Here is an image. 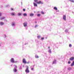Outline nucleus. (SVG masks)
Returning <instances> with one entry per match:
<instances>
[{
    "label": "nucleus",
    "instance_id": "nucleus-1",
    "mask_svg": "<svg viewBox=\"0 0 74 74\" xmlns=\"http://www.w3.org/2000/svg\"><path fill=\"white\" fill-rule=\"evenodd\" d=\"M25 72H26L27 73H29V67H28V66H27V67L26 69L25 70Z\"/></svg>",
    "mask_w": 74,
    "mask_h": 74
},
{
    "label": "nucleus",
    "instance_id": "nucleus-2",
    "mask_svg": "<svg viewBox=\"0 0 74 74\" xmlns=\"http://www.w3.org/2000/svg\"><path fill=\"white\" fill-rule=\"evenodd\" d=\"M37 4H43L44 3H43V2H42V1H40L37 2Z\"/></svg>",
    "mask_w": 74,
    "mask_h": 74
},
{
    "label": "nucleus",
    "instance_id": "nucleus-3",
    "mask_svg": "<svg viewBox=\"0 0 74 74\" xmlns=\"http://www.w3.org/2000/svg\"><path fill=\"white\" fill-rule=\"evenodd\" d=\"M10 62H11V63H14L15 62L14 58H11L10 60Z\"/></svg>",
    "mask_w": 74,
    "mask_h": 74
},
{
    "label": "nucleus",
    "instance_id": "nucleus-4",
    "mask_svg": "<svg viewBox=\"0 0 74 74\" xmlns=\"http://www.w3.org/2000/svg\"><path fill=\"white\" fill-rule=\"evenodd\" d=\"M16 25L15 23L14 22H12V26L13 27H15Z\"/></svg>",
    "mask_w": 74,
    "mask_h": 74
},
{
    "label": "nucleus",
    "instance_id": "nucleus-5",
    "mask_svg": "<svg viewBox=\"0 0 74 74\" xmlns=\"http://www.w3.org/2000/svg\"><path fill=\"white\" fill-rule=\"evenodd\" d=\"M27 22H25L23 23V25H24V27H26L27 25Z\"/></svg>",
    "mask_w": 74,
    "mask_h": 74
},
{
    "label": "nucleus",
    "instance_id": "nucleus-6",
    "mask_svg": "<svg viewBox=\"0 0 74 74\" xmlns=\"http://www.w3.org/2000/svg\"><path fill=\"white\" fill-rule=\"evenodd\" d=\"M10 14L12 16H14L15 15H16V13L14 12H12L11 13H10Z\"/></svg>",
    "mask_w": 74,
    "mask_h": 74
},
{
    "label": "nucleus",
    "instance_id": "nucleus-7",
    "mask_svg": "<svg viewBox=\"0 0 74 74\" xmlns=\"http://www.w3.org/2000/svg\"><path fill=\"white\" fill-rule=\"evenodd\" d=\"M34 66H31V70L32 71H33L34 70Z\"/></svg>",
    "mask_w": 74,
    "mask_h": 74
},
{
    "label": "nucleus",
    "instance_id": "nucleus-8",
    "mask_svg": "<svg viewBox=\"0 0 74 74\" xmlns=\"http://www.w3.org/2000/svg\"><path fill=\"white\" fill-rule=\"evenodd\" d=\"M23 63H25V64H26V61L25 59H23Z\"/></svg>",
    "mask_w": 74,
    "mask_h": 74
},
{
    "label": "nucleus",
    "instance_id": "nucleus-9",
    "mask_svg": "<svg viewBox=\"0 0 74 74\" xmlns=\"http://www.w3.org/2000/svg\"><path fill=\"white\" fill-rule=\"evenodd\" d=\"M63 19L64 20V21H66V16L64 15L63 16Z\"/></svg>",
    "mask_w": 74,
    "mask_h": 74
},
{
    "label": "nucleus",
    "instance_id": "nucleus-10",
    "mask_svg": "<svg viewBox=\"0 0 74 74\" xmlns=\"http://www.w3.org/2000/svg\"><path fill=\"white\" fill-rule=\"evenodd\" d=\"M69 60H71V61H73V60H74V57H72L71 58L69 59Z\"/></svg>",
    "mask_w": 74,
    "mask_h": 74
},
{
    "label": "nucleus",
    "instance_id": "nucleus-11",
    "mask_svg": "<svg viewBox=\"0 0 74 74\" xmlns=\"http://www.w3.org/2000/svg\"><path fill=\"white\" fill-rule=\"evenodd\" d=\"M4 23H3V22H0V25L1 26L2 25H3L4 24Z\"/></svg>",
    "mask_w": 74,
    "mask_h": 74
},
{
    "label": "nucleus",
    "instance_id": "nucleus-12",
    "mask_svg": "<svg viewBox=\"0 0 74 74\" xmlns=\"http://www.w3.org/2000/svg\"><path fill=\"white\" fill-rule=\"evenodd\" d=\"M33 4H34V7H37V4L35 2H34Z\"/></svg>",
    "mask_w": 74,
    "mask_h": 74
},
{
    "label": "nucleus",
    "instance_id": "nucleus-13",
    "mask_svg": "<svg viewBox=\"0 0 74 74\" xmlns=\"http://www.w3.org/2000/svg\"><path fill=\"white\" fill-rule=\"evenodd\" d=\"M22 15V13H18V16H21Z\"/></svg>",
    "mask_w": 74,
    "mask_h": 74
},
{
    "label": "nucleus",
    "instance_id": "nucleus-14",
    "mask_svg": "<svg viewBox=\"0 0 74 74\" xmlns=\"http://www.w3.org/2000/svg\"><path fill=\"white\" fill-rule=\"evenodd\" d=\"M74 65V61H73L72 63L71 64V66H73Z\"/></svg>",
    "mask_w": 74,
    "mask_h": 74
},
{
    "label": "nucleus",
    "instance_id": "nucleus-15",
    "mask_svg": "<svg viewBox=\"0 0 74 74\" xmlns=\"http://www.w3.org/2000/svg\"><path fill=\"white\" fill-rule=\"evenodd\" d=\"M5 18V17H2L0 18V20H3V19H4Z\"/></svg>",
    "mask_w": 74,
    "mask_h": 74
},
{
    "label": "nucleus",
    "instance_id": "nucleus-16",
    "mask_svg": "<svg viewBox=\"0 0 74 74\" xmlns=\"http://www.w3.org/2000/svg\"><path fill=\"white\" fill-rule=\"evenodd\" d=\"M53 9L54 10H56V11H57V10H58V8H56V7H54L53 8Z\"/></svg>",
    "mask_w": 74,
    "mask_h": 74
},
{
    "label": "nucleus",
    "instance_id": "nucleus-17",
    "mask_svg": "<svg viewBox=\"0 0 74 74\" xmlns=\"http://www.w3.org/2000/svg\"><path fill=\"white\" fill-rule=\"evenodd\" d=\"M30 16H34V14L33 13L32 14H30Z\"/></svg>",
    "mask_w": 74,
    "mask_h": 74
},
{
    "label": "nucleus",
    "instance_id": "nucleus-18",
    "mask_svg": "<svg viewBox=\"0 0 74 74\" xmlns=\"http://www.w3.org/2000/svg\"><path fill=\"white\" fill-rule=\"evenodd\" d=\"M23 15L24 16H27V14L26 13H24Z\"/></svg>",
    "mask_w": 74,
    "mask_h": 74
},
{
    "label": "nucleus",
    "instance_id": "nucleus-19",
    "mask_svg": "<svg viewBox=\"0 0 74 74\" xmlns=\"http://www.w3.org/2000/svg\"><path fill=\"white\" fill-rule=\"evenodd\" d=\"M13 71L14 72H16L17 71V70L16 69H13Z\"/></svg>",
    "mask_w": 74,
    "mask_h": 74
},
{
    "label": "nucleus",
    "instance_id": "nucleus-20",
    "mask_svg": "<svg viewBox=\"0 0 74 74\" xmlns=\"http://www.w3.org/2000/svg\"><path fill=\"white\" fill-rule=\"evenodd\" d=\"M56 60H55L53 62V64H55V63H56Z\"/></svg>",
    "mask_w": 74,
    "mask_h": 74
},
{
    "label": "nucleus",
    "instance_id": "nucleus-21",
    "mask_svg": "<svg viewBox=\"0 0 74 74\" xmlns=\"http://www.w3.org/2000/svg\"><path fill=\"white\" fill-rule=\"evenodd\" d=\"M68 31H69V30H68V29H66V30L65 31V33H68Z\"/></svg>",
    "mask_w": 74,
    "mask_h": 74
},
{
    "label": "nucleus",
    "instance_id": "nucleus-22",
    "mask_svg": "<svg viewBox=\"0 0 74 74\" xmlns=\"http://www.w3.org/2000/svg\"><path fill=\"white\" fill-rule=\"evenodd\" d=\"M10 7V5H8L5 6V7Z\"/></svg>",
    "mask_w": 74,
    "mask_h": 74
},
{
    "label": "nucleus",
    "instance_id": "nucleus-23",
    "mask_svg": "<svg viewBox=\"0 0 74 74\" xmlns=\"http://www.w3.org/2000/svg\"><path fill=\"white\" fill-rule=\"evenodd\" d=\"M71 68L70 67L68 68V70H71Z\"/></svg>",
    "mask_w": 74,
    "mask_h": 74
},
{
    "label": "nucleus",
    "instance_id": "nucleus-24",
    "mask_svg": "<svg viewBox=\"0 0 74 74\" xmlns=\"http://www.w3.org/2000/svg\"><path fill=\"white\" fill-rule=\"evenodd\" d=\"M48 52H49V53H51V49H50L48 51Z\"/></svg>",
    "mask_w": 74,
    "mask_h": 74
},
{
    "label": "nucleus",
    "instance_id": "nucleus-25",
    "mask_svg": "<svg viewBox=\"0 0 74 74\" xmlns=\"http://www.w3.org/2000/svg\"><path fill=\"white\" fill-rule=\"evenodd\" d=\"M35 58H39V57H38V56L37 55H35Z\"/></svg>",
    "mask_w": 74,
    "mask_h": 74
},
{
    "label": "nucleus",
    "instance_id": "nucleus-26",
    "mask_svg": "<svg viewBox=\"0 0 74 74\" xmlns=\"http://www.w3.org/2000/svg\"><path fill=\"white\" fill-rule=\"evenodd\" d=\"M34 2H36V3H37V2H38V0H34Z\"/></svg>",
    "mask_w": 74,
    "mask_h": 74
},
{
    "label": "nucleus",
    "instance_id": "nucleus-27",
    "mask_svg": "<svg viewBox=\"0 0 74 74\" xmlns=\"http://www.w3.org/2000/svg\"><path fill=\"white\" fill-rule=\"evenodd\" d=\"M70 1H71V2H72V3H74V0H70Z\"/></svg>",
    "mask_w": 74,
    "mask_h": 74
},
{
    "label": "nucleus",
    "instance_id": "nucleus-28",
    "mask_svg": "<svg viewBox=\"0 0 74 74\" xmlns=\"http://www.w3.org/2000/svg\"><path fill=\"white\" fill-rule=\"evenodd\" d=\"M14 69H16V68H17V66H16L14 65Z\"/></svg>",
    "mask_w": 74,
    "mask_h": 74
},
{
    "label": "nucleus",
    "instance_id": "nucleus-29",
    "mask_svg": "<svg viewBox=\"0 0 74 74\" xmlns=\"http://www.w3.org/2000/svg\"><path fill=\"white\" fill-rule=\"evenodd\" d=\"M72 47V45H71V44H70L69 45V47H70V48L71 47Z\"/></svg>",
    "mask_w": 74,
    "mask_h": 74
},
{
    "label": "nucleus",
    "instance_id": "nucleus-30",
    "mask_svg": "<svg viewBox=\"0 0 74 74\" xmlns=\"http://www.w3.org/2000/svg\"><path fill=\"white\" fill-rule=\"evenodd\" d=\"M38 38V39L40 38V37H41V36H37Z\"/></svg>",
    "mask_w": 74,
    "mask_h": 74
},
{
    "label": "nucleus",
    "instance_id": "nucleus-31",
    "mask_svg": "<svg viewBox=\"0 0 74 74\" xmlns=\"http://www.w3.org/2000/svg\"><path fill=\"white\" fill-rule=\"evenodd\" d=\"M41 14H44V12H43V11H41Z\"/></svg>",
    "mask_w": 74,
    "mask_h": 74
},
{
    "label": "nucleus",
    "instance_id": "nucleus-32",
    "mask_svg": "<svg viewBox=\"0 0 74 74\" xmlns=\"http://www.w3.org/2000/svg\"><path fill=\"white\" fill-rule=\"evenodd\" d=\"M0 8H3V6L1 5L0 6Z\"/></svg>",
    "mask_w": 74,
    "mask_h": 74
},
{
    "label": "nucleus",
    "instance_id": "nucleus-33",
    "mask_svg": "<svg viewBox=\"0 0 74 74\" xmlns=\"http://www.w3.org/2000/svg\"><path fill=\"white\" fill-rule=\"evenodd\" d=\"M41 15V14H38L37 15V16H40Z\"/></svg>",
    "mask_w": 74,
    "mask_h": 74
},
{
    "label": "nucleus",
    "instance_id": "nucleus-34",
    "mask_svg": "<svg viewBox=\"0 0 74 74\" xmlns=\"http://www.w3.org/2000/svg\"><path fill=\"white\" fill-rule=\"evenodd\" d=\"M38 26V25H35V28H36V27H37Z\"/></svg>",
    "mask_w": 74,
    "mask_h": 74
},
{
    "label": "nucleus",
    "instance_id": "nucleus-35",
    "mask_svg": "<svg viewBox=\"0 0 74 74\" xmlns=\"http://www.w3.org/2000/svg\"><path fill=\"white\" fill-rule=\"evenodd\" d=\"M71 63V62L70 61H69L68 62V64H70Z\"/></svg>",
    "mask_w": 74,
    "mask_h": 74
},
{
    "label": "nucleus",
    "instance_id": "nucleus-36",
    "mask_svg": "<svg viewBox=\"0 0 74 74\" xmlns=\"http://www.w3.org/2000/svg\"><path fill=\"white\" fill-rule=\"evenodd\" d=\"M44 38H41V40H44Z\"/></svg>",
    "mask_w": 74,
    "mask_h": 74
},
{
    "label": "nucleus",
    "instance_id": "nucleus-37",
    "mask_svg": "<svg viewBox=\"0 0 74 74\" xmlns=\"http://www.w3.org/2000/svg\"><path fill=\"white\" fill-rule=\"evenodd\" d=\"M23 11H26V10L25 9H23Z\"/></svg>",
    "mask_w": 74,
    "mask_h": 74
},
{
    "label": "nucleus",
    "instance_id": "nucleus-38",
    "mask_svg": "<svg viewBox=\"0 0 74 74\" xmlns=\"http://www.w3.org/2000/svg\"><path fill=\"white\" fill-rule=\"evenodd\" d=\"M26 63H27V64H29V61H28V62H26Z\"/></svg>",
    "mask_w": 74,
    "mask_h": 74
},
{
    "label": "nucleus",
    "instance_id": "nucleus-39",
    "mask_svg": "<svg viewBox=\"0 0 74 74\" xmlns=\"http://www.w3.org/2000/svg\"><path fill=\"white\" fill-rule=\"evenodd\" d=\"M13 10V9H12V8H11V11H12V10Z\"/></svg>",
    "mask_w": 74,
    "mask_h": 74
},
{
    "label": "nucleus",
    "instance_id": "nucleus-40",
    "mask_svg": "<svg viewBox=\"0 0 74 74\" xmlns=\"http://www.w3.org/2000/svg\"><path fill=\"white\" fill-rule=\"evenodd\" d=\"M1 13H0V16H1Z\"/></svg>",
    "mask_w": 74,
    "mask_h": 74
},
{
    "label": "nucleus",
    "instance_id": "nucleus-41",
    "mask_svg": "<svg viewBox=\"0 0 74 74\" xmlns=\"http://www.w3.org/2000/svg\"><path fill=\"white\" fill-rule=\"evenodd\" d=\"M2 44V43H1V42L0 43V46H1V45Z\"/></svg>",
    "mask_w": 74,
    "mask_h": 74
},
{
    "label": "nucleus",
    "instance_id": "nucleus-42",
    "mask_svg": "<svg viewBox=\"0 0 74 74\" xmlns=\"http://www.w3.org/2000/svg\"><path fill=\"white\" fill-rule=\"evenodd\" d=\"M28 44V42H27V43H25V45H26V44Z\"/></svg>",
    "mask_w": 74,
    "mask_h": 74
},
{
    "label": "nucleus",
    "instance_id": "nucleus-43",
    "mask_svg": "<svg viewBox=\"0 0 74 74\" xmlns=\"http://www.w3.org/2000/svg\"><path fill=\"white\" fill-rule=\"evenodd\" d=\"M4 36L5 37H5H6V35H5V34L4 35Z\"/></svg>",
    "mask_w": 74,
    "mask_h": 74
},
{
    "label": "nucleus",
    "instance_id": "nucleus-44",
    "mask_svg": "<svg viewBox=\"0 0 74 74\" xmlns=\"http://www.w3.org/2000/svg\"><path fill=\"white\" fill-rule=\"evenodd\" d=\"M56 12H59V10H58L56 11Z\"/></svg>",
    "mask_w": 74,
    "mask_h": 74
},
{
    "label": "nucleus",
    "instance_id": "nucleus-45",
    "mask_svg": "<svg viewBox=\"0 0 74 74\" xmlns=\"http://www.w3.org/2000/svg\"><path fill=\"white\" fill-rule=\"evenodd\" d=\"M17 62H18V61H14V63H17Z\"/></svg>",
    "mask_w": 74,
    "mask_h": 74
},
{
    "label": "nucleus",
    "instance_id": "nucleus-46",
    "mask_svg": "<svg viewBox=\"0 0 74 74\" xmlns=\"http://www.w3.org/2000/svg\"><path fill=\"white\" fill-rule=\"evenodd\" d=\"M48 48H49H49H50V47H48Z\"/></svg>",
    "mask_w": 74,
    "mask_h": 74
},
{
    "label": "nucleus",
    "instance_id": "nucleus-47",
    "mask_svg": "<svg viewBox=\"0 0 74 74\" xmlns=\"http://www.w3.org/2000/svg\"><path fill=\"white\" fill-rule=\"evenodd\" d=\"M20 69H22V68H21V67H20Z\"/></svg>",
    "mask_w": 74,
    "mask_h": 74
},
{
    "label": "nucleus",
    "instance_id": "nucleus-48",
    "mask_svg": "<svg viewBox=\"0 0 74 74\" xmlns=\"http://www.w3.org/2000/svg\"><path fill=\"white\" fill-rule=\"evenodd\" d=\"M21 4H22V2H21Z\"/></svg>",
    "mask_w": 74,
    "mask_h": 74
},
{
    "label": "nucleus",
    "instance_id": "nucleus-49",
    "mask_svg": "<svg viewBox=\"0 0 74 74\" xmlns=\"http://www.w3.org/2000/svg\"><path fill=\"white\" fill-rule=\"evenodd\" d=\"M35 23H37V22H36V21H35Z\"/></svg>",
    "mask_w": 74,
    "mask_h": 74
},
{
    "label": "nucleus",
    "instance_id": "nucleus-50",
    "mask_svg": "<svg viewBox=\"0 0 74 74\" xmlns=\"http://www.w3.org/2000/svg\"><path fill=\"white\" fill-rule=\"evenodd\" d=\"M23 67H24V65L23 66Z\"/></svg>",
    "mask_w": 74,
    "mask_h": 74
}]
</instances>
